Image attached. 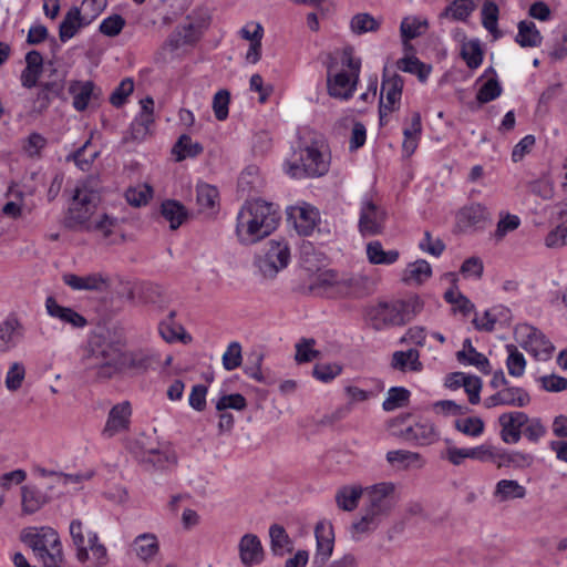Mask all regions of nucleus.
I'll return each mask as SVG.
<instances>
[{
	"mask_svg": "<svg viewBox=\"0 0 567 567\" xmlns=\"http://www.w3.org/2000/svg\"><path fill=\"white\" fill-rule=\"evenodd\" d=\"M520 225V219L516 215L505 214L502 215L501 219L496 225L494 238L501 241L507 234L516 230Z\"/></svg>",
	"mask_w": 567,
	"mask_h": 567,
	"instance_id": "nucleus-57",
	"label": "nucleus"
},
{
	"mask_svg": "<svg viewBox=\"0 0 567 567\" xmlns=\"http://www.w3.org/2000/svg\"><path fill=\"white\" fill-rule=\"evenodd\" d=\"M62 279L73 290H102L106 285V278L101 274H90L86 276L65 274Z\"/></svg>",
	"mask_w": 567,
	"mask_h": 567,
	"instance_id": "nucleus-25",
	"label": "nucleus"
},
{
	"mask_svg": "<svg viewBox=\"0 0 567 567\" xmlns=\"http://www.w3.org/2000/svg\"><path fill=\"white\" fill-rule=\"evenodd\" d=\"M386 461L392 465L401 464L404 468H421L425 465V460L421 454L406 450L389 451L386 453Z\"/></svg>",
	"mask_w": 567,
	"mask_h": 567,
	"instance_id": "nucleus-34",
	"label": "nucleus"
},
{
	"mask_svg": "<svg viewBox=\"0 0 567 567\" xmlns=\"http://www.w3.org/2000/svg\"><path fill=\"white\" fill-rule=\"evenodd\" d=\"M241 346L239 342H231L223 354V365L227 371L235 370L241 364Z\"/></svg>",
	"mask_w": 567,
	"mask_h": 567,
	"instance_id": "nucleus-61",
	"label": "nucleus"
},
{
	"mask_svg": "<svg viewBox=\"0 0 567 567\" xmlns=\"http://www.w3.org/2000/svg\"><path fill=\"white\" fill-rule=\"evenodd\" d=\"M507 359H506V368L508 374L514 378H519L525 373L526 369V359L522 352L518 351L516 346L507 344Z\"/></svg>",
	"mask_w": 567,
	"mask_h": 567,
	"instance_id": "nucleus-43",
	"label": "nucleus"
},
{
	"mask_svg": "<svg viewBox=\"0 0 567 567\" xmlns=\"http://www.w3.org/2000/svg\"><path fill=\"white\" fill-rule=\"evenodd\" d=\"M410 391L403 386H393L389 389L385 400L382 403L384 411L390 412L408 404Z\"/></svg>",
	"mask_w": 567,
	"mask_h": 567,
	"instance_id": "nucleus-44",
	"label": "nucleus"
},
{
	"mask_svg": "<svg viewBox=\"0 0 567 567\" xmlns=\"http://www.w3.org/2000/svg\"><path fill=\"white\" fill-rule=\"evenodd\" d=\"M455 377L462 380V386L468 395L470 403L477 404L481 400L482 380L478 377L466 375L462 372H456Z\"/></svg>",
	"mask_w": 567,
	"mask_h": 567,
	"instance_id": "nucleus-52",
	"label": "nucleus"
},
{
	"mask_svg": "<svg viewBox=\"0 0 567 567\" xmlns=\"http://www.w3.org/2000/svg\"><path fill=\"white\" fill-rule=\"evenodd\" d=\"M87 553L91 551L92 557L96 561L97 565H104L107 561V550L106 547L100 543L99 536L96 533L89 532L87 533Z\"/></svg>",
	"mask_w": 567,
	"mask_h": 567,
	"instance_id": "nucleus-60",
	"label": "nucleus"
},
{
	"mask_svg": "<svg viewBox=\"0 0 567 567\" xmlns=\"http://www.w3.org/2000/svg\"><path fill=\"white\" fill-rule=\"evenodd\" d=\"M401 435L404 440L415 443L420 446H427L435 443L440 433L435 429L434 424L429 420H420L413 425L405 427Z\"/></svg>",
	"mask_w": 567,
	"mask_h": 567,
	"instance_id": "nucleus-16",
	"label": "nucleus"
},
{
	"mask_svg": "<svg viewBox=\"0 0 567 567\" xmlns=\"http://www.w3.org/2000/svg\"><path fill=\"white\" fill-rule=\"evenodd\" d=\"M196 199L202 210L214 209L218 204L219 194L215 186L199 183L196 186Z\"/></svg>",
	"mask_w": 567,
	"mask_h": 567,
	"instance_id": "nucleus-42",
	"label": "nucleus"
},
{
	"mask_svg": "<svg viewBox=\"0 0 567 567\" xmlns=\"http://www.w3.org/2000/svg\"><path fill=\"white\" fill-rule=\"evenodd\" d=\"M49 497L38 487L24 485L21 487V511L24 515H31L40 511Z\"/></svg>",
	"mask_w": 567,
	"mask_h": 567,
	"instance_id": "nucleus-24",
	"label": "nucleus"
},
{
	"mask_svg": "<svg viewBox=\"0 0 567 567\" xmlns=\"http://www.w3.org/2000/svg\"><path fill=\"white\" fill-rule=\"evenodd\" d=\"M239 558L243 565L251 567L264 560V548L259 537L255 534H245L238 544Z\"/></svg>",
	"mask_w": 567,
	"mask_h": 567,
	"instance_id": "nucleus-19",
	"label": "nucleus"
},
{
	"mask_svg": "<svg viewBox=\"0 0 567 567\" xmlns=\"http://www.w3.org/2000/svg\"><path fill=\"white\" fill-rule=\"evenodd\" d=\"M357 81L346 71L338 72L334 75L329 72L327 78L328 92L332 97L348 100L354 93Z\"/></svg>",
	"mask_w": 567,
	"mask_h": 567,
	"instance_id": "nucleus-20",
	"label": "nucleus"
},
{
	"mask_svg": "<svg viewBox=\"0 0 567 567\" xmlns=\"http://www.w3.org/2000/svg\"><path fill=\"white\" fill-rule=\"evenodd\" d=\"M483 55L484 53L477 39L468 40L462 43L461 56L470 69H477L483 62Z\"/></svg>",
	"mask_w": 567,
	"mask_h": 567,
	"instance_id": "nucleus-40",
	"label": "nucleus"
},
{
	"mask_svg": "<svg viewBox=\"0 0 567 567\" xmlns=\"http://www.w3.org/2000/svg\"><path fill=\"white\" fill-rule=\"evenodd\" d=\"M400 257L396 249L384 250L379 240L370 241L367 245V258L372 265H392Z\"/></svg>",
	"mask_w": 567,
	"mask_h": 567,
	"instance_id": "nucleus-32",
	"label": "nucleus"
},
{
	"mask_svg": "<svg viewBox=\"0 0 567 567\" xmlns=\"http://www.w3.org/2000/svg\"><path fill=\"white\" fill-rule=\"evenodd\" d=\"M391 368L401 372L422 371L423 364L420 361V352L416 349L393 352Z\"/></svg>",
	"mask_w": 567,
	"mask_h": 567,
	"instance_id": "nucleus-28",
	"label": "nucleus"
},
{
	"mask_svg": "<svg viewBox=\"0 0 567 567\" xmlns=\"http://www.w3.org/2000/svg\"><path fill=\"white\" fill-rule=\"evenodd\" d=\"M396 68L400 71L416 74L421 81H425L430 74V68H426L425 64L415 56H405L398 60Z\"/></svg>",
	"mask_w": 567,
	"mask_h": 567,
	"instance_id": "nucleus-48",
	"label": "nucleus"
},
{
	"mask_svg": "<svg viewBox=\"0 0 567 567\" xmlns=\"http://www.w3.org/2000/svg\"><path fill=\"white\" fill-rule=\"evenodd\" d=\"M132 550L143 561L152 560L159 551V543L155 534L144 533L135 537Z\"/></svg>",
	"mask_w": 567,
	"mask_h": 567,
	"instance_id": "nucleus-26",
	"label": "nucleus"
},
{
	"mask_svg": "<svg viewBox=\"0 0 567 567\" xmlns=\"http://www.w3.org/2000/svg\"><path fill=\"white\" fill-rule=\"evenodd\" d=\"M505 405L524 408L529 404L530 395L519 386H507L502 389Z\"/></svg>",
	"mask_w": 567,
	"mask_h": 567,
	"instance_id": "nucleus-49",
	"label": "nucleus"
},
{
	"mask_svg": "<svg viewBox=\"0 0 567 567\" xmlns=\"http://www.w3.org/2000/svg\"><path fill=\"white\" fill-rule=\"evenodd\" d=\"M291 217L295 218V227L300 235L308 236L316 227L319 214L309 205L299 206L292 209Z\"/></svg>",
	"mask_w": 567,
	"mask_h": 567,
	"instance_id": "nucleus-27",
	"label": "nucleus"
},
{
	"mask_svg": "<svg viewBox=\"0 0 567 567\" xmlns=\"http://www.w3.org/2000/svg\"><path fill=\"white\" fill-rule=\"evenodd\" d=\"M230 94L227 90H219L213 99V110L218 121H224L228 116V105Z\"/></svg>",
	"mask_w": 567,
	"mask_h": 567,
	"instance_id": "nucleus-63",
	"label": "nucleus"
},
{
	"mask_svg": "<svg viewBox=\"0 0 567 567\" xmlns=\"http://www.w3.org/2000/svg\"><path fill=\"white\" fill-rule=\"evenodd\" d=\"M280 214L274 203L248 200L237 215L236 235L244 245L256 244L268 237L278 226Z\"/></svg>",
	"mask_w": 567,
	"mask_h": 567,
	"instance_id": "nucleus-1",
	"label": "nucleus"
},
{
	"mask_svg": "<svg viewBox=\"0 0 567 567\" xmlns=\"http://www.w3.org/2000/svg\"><path fill=\"white\" fill-rule=\"evenodd\" d=\"M419 247L421 250L434 256L439 257L443 254L445 249L444 243L439 238H433L430 231H424L423 238L419 243Z\"/></svg>",
	"mask_w": 567,
	"mask_h": 567,
	"instance_id": "nucleus-64",
	"label": "nucleus"
},
{
	"mask_svg": "<svg viewBox=\"0 0 567 567\" xmlns=\"http://www.w3.org/2000/svg\"><path fill=\"white\" fill-rule=\"evenodd\" d=\"M454 425L457 431L472 437L482 435L485 427L484 422L480 417L457 419Z\"/></svg>",
	"mask_w": 567,
	"mask_h": 567,
	"instance_id": "nucleus-54",
	"label": "nucleus"
},
{
	"mask_svg": "<svg viewBox=\"0 0 567 567\" xmlns=\"http://www.w3.org/2000/svg\"><path fill=\"white\" fill-rule=\"evenodd\" d=\"M364 489L358 485L342 486L336 493V503L340 509L352 512L358 507Z\"/></svg>",
	"mask_w": 567,
	"mask_h": 567,
	"instance_id": "nucleus-31",
	"label": "nucleus"
},
{
	"mask_svg": "<svg viewBox=\"0 0 567 567\" xmlns=\"http://www.w3.org/2000/svg\"><path fill=\"white\" fill-rule=\"evenodd\" d=\"M508 310L497 307L491 310H486L481 317L473 320V323L477 330L492 331L495 328V323L505 317Z\"/></svg>",
	"mask_w": 567,
	"mask_h": 567,
	"instance_id": "nucleus-47",
	"label": "nucleus"
},
{
	"mask_svg": "<svg viewBox=\"0 0 567 567\" xmlns=\"http://www.w3.org/2000/svg\"><path fill=\"white\" fill-rule=\"evenodd\" d=\"M153 196V188L148 184H138L128 187L125 198L131 206L141 207L146 205Z\"/></svg>",
	"mask_w": 567,
	"mask_h": 567,
	"instance_id": "nucleus-45",
	"label": "nucleus"
},
{
	"mask_svg": "<svg viewBox=\"0 0 567 567\" xmlns=\"http://www.w3.org/2000/svg\"><path fill=\"white\" fill-rule=\"evenodd\" d=\"M157 361L156 355L147 349L124 351V373H142L147 371Z\"/></svg>",
	"mask_w": 567,
	"mask_h": 567,
	"instance_id": "nucleus-22",
	"label": "nucleus"
},
{
	"mask_svg": "<svg viewBox=\"0 0 567 567\" xmlns=\"http://www.w3.org/2000/svg\"><path fill=\"white\" fill-rule=\"evenodd\" d=\"M69 93L73 97V107L82 112L86 110L92 100H97L101 91L92 81H71L69 84Z\"/></svg>",
	"mask_w": 567,
	"mask_h": 567,
	"instance_id": "nucleus-18",
	"label": "nucleus"
},
{
	"mask_svg": "<svg viewBox=\"0 0 567 567\" xmlns=\"http://www.w3.org/2000/svg\"><path fill=\"white\" fill-rule=\"evenodd\" d=\"M475 9V0H454L440 14V19L446 18L454 21H466Z\"/></svg>",
	"mask_w": 567,
	"mask_h": 567,
	"instance_id": "nucleus-33",
	"label": "nucleus"
},
{
	"mask_svg": "<svg viewBox=\"0 0 567 567\" xmlns=\"http://www.w3.org/2000/svg\"><path fill=\"white\" fill-rule=\"evenodd\" d=\"M90 24V22H86L85 18L83 17L81 9L78 7H72L65 14L63 21L60 24L59 28V38L62 42H66L68 40L72 39L78 31Z\"/></svg>",
	"mask_w": 567,
	"mask_h": 567,
	"instance_id": "nucleus-23",
	"label": "nucleus"
},
{
	"mask_svg": "<svg viewBox=\"0 0 567 567\" xmlns=\"http://www.w3.org/2000/svg\"><path fill=\"white\" fill-rule=\"evenodd\" d=\"M364 492L367 503L362 515L351 525V535L355 540L374 532L398 503L396 486L392 482L377 483L367 487Z\"/></svg>",
	"mask_w": 567,
	"mask_h": 567,
	"instance_id": "nucleus-2",
	"label": "nucleus"
},
{
	"mask_svg": "<svg viewBox=\"0 0 567 567\" xmlns=\"http://www.w3.org/2000/svg\"><path fill=\"white\" fill-rule=\"evenodd\" d=\"M21 539L45 567H58L62 561V545L58 533L51 527H30L22 532Z\"/></svg>",
	"mask_w": 567,
	"mask_h": 567,
	"instance_id": "nucleus-3",
	"label": "nucleus"
},
{
	"mask_svg": "<svg viewBox=\"0 0 567 567\" xmlns=\"http://www.w3.org/2000/svg\"><path fill=\"white\" fill-rule=\"evenodd\" d=\"M385 214L369 198L361 205L359 229L363 236H374L383 230Z\"/></svg>",
	"mask_w": 567,
	"mask_h": 567,
	"instance_id": "nucleus-13",
	"label": "nucleus"
},
{
	"mask_svg": "<svg viewBox=\"0 0 567 567\" xmlns=\"http://www.w3.org/2000/svg\"><path fill=\"white\" fill-rule=\"evenodd\" d=\"M515 339L523 349L540 361L549 360L555 350L554 344L543 331L527 323L515 328Z\"/></svg>",
	"mask_w": 567,
	"mask_h": 567,
	"instance_id": "nucleus-7",
	"label": "nucleus"
},
{
	"mask_svg": "<svg viewBox=\"0 0 567 567\" xmlns=\"http://www.w3.org/2000/svg\"><path fill=\"white\" fill-rule=\"evenodd\" d=\"M132 408L128 401L115 404L109 412L102 430L103 437L111 439L130 430Z\"/></svg>",
	"mask_w": 567,
	"mask_h": 567,
	"instance_id": "nucleus-12",
	"label": "nucleus"
},
{
	"mask_svg": "<svg viewBox=\"0 0 567 567\" xmlns=\"http://www.w3.org/2000/svg\"><path fill=\"white\" fill-rule=\"evenodd\" d=\"M86 367L95 370L101 379H111L124 373V351L114 344H105L86 357Z\"/></svg>",
	"mask_w": 567,
	"mask_h": 567,
	"instance_id": "nucleus-6",
	"label": "nucleus"
},
{
	"mask_svg": "<svg viewBox=\"0 0 567 567\" xmlns=\"http://www.w3.org/2000/svg\"><path fill=\"white\" fill-rule=\"evenodd\" d=\"M493 496L499 503L524 498L526 488L515 480H501L495 486Z\"/></svg>",
	"mask_w": 567,
	"mask_h": 567,
	"instance_id": "nucleus-30",
	"label": "nucleus"
},
{
	"mask_svg": "<svg viewBox=\"0 0 567 567\" xmlns=\"http://www.w3.org/2000/svg\"><path fill=\"white\" fill-rule=\"evenodd\" d=\"M534 457L532 454L520 451H499L496 449V456L494 463L498 467L507 466L514 468H524L533 464Z\"/></svg>",
	"mask_w": 567,
	"mask_h": 567,
	"instance_id": "nucleus-29",
	"label": "nucleus"
},
{
	"mask_svg": "<svg viewBox=\"0 0 567 567\" xmlns=\"http://www.w3.org/2000/svg\"><path fill=\"white\" fill-rule=\"evenodd\" d=\"M547 433V427L539 417H529L527 415L522 429L524 435L529 442L538 443Z\"/></svg>",
	"mask_w": 567,
	"mask_h": 567,
	"instance_id": "nucleus-50",
	"label": "nucleus"
},
{
	"mask_svg": "<svg viewBox=\"0 0 567 567\" xmlns=\"http://www.w3.org/2000/svg\"><path fill=\"white\" fill-rule=\"evenodd\" d=\"M290 259V251L285 241H270L265 256L258 260V267L264 277L274 278L285 269Z\"/></svg>",
	"mask_w": 567,
	"mask_h": 567,
	"instance_id": "nucleus-8",
	"label": "nucleus"
},
{
	"mask_svg": "<svg viewBox=\"0 0 567 567\" xmlns=\"http://www.w3.org/2000/svg\"><path fill=\"white\" fill-rule=\"evenodd\" d=\"M270 548L275 556L282 557L286 551H290L291 539L286 529L278 524L269 527Z\"/></svg>",
	"mask_w": 567,
	"mask_h": 567,
	"instance_id": "nucleus-36",
	"label": "nucleus"
},
{
	"mask_svg": "<svg viewBox=\"0 0 567 567\" xmlns=\"http://www.w3.org/2000/svg\"><path fill=\"white\" fill-rule=\"evenodd\" d=\"M527 420V414L522 411L502 413L498 416L501 426L499 436L506 444H516L522 439V429Z\"/></svg>",
	"mask_w": 567,
	"mask_h": 567,
	"instance_id": "nucleus-14",
	"label": "nucleus"
},
{
	"mask_svg": "<svg viewBox=\"0 0 567 567\" xmlns=\"http://www.w3.org/2000/svg\"><path fill=\"white\" fill-rule=\"evenodd\" d=\"M427 21L417 17H406L400 25V33L404 43L422 35L427 29Z\"/></svg>",
	"mask_w": 567,
	"mask_h": 567,
	"instance_id": "nucleus-41",
	"label": "nucleus"
},
{
	"mask_svg": "<svg viewBox=\"0 0 567 567\" xmlns=\"http://www.w3.org/2000/svg\"><path fill=\"white\" fill-rule=\"evenodd\" d=\"M542 35L535 23L532 21H520L518 23V32L516 42L523 48H535L540 45Z\"/></svg>",
	"mask_w": 567,
	"mask_h": 567,
	"instance_id": "nucleus-37",
	"label": "nucleus"
},
{
	"mask_svg": "<svg viewBox=\"0 0 567 567\" xmlns=\"http://www.w3.org/2000/svg\"><path fill=\"white\" fill-rule=\"evenodd\" d=\"M154 123V114L142 113L135 117L131 125L132 137L134 140H143Z\"/></svg>",
	"mask_w": 567,
	"mask_h": 567,
	"instance_id": "nucleus-58",
	"label": "nucleus"
},
{
	"mask_svg": "<svg viewBox=\"0 0 567 567\" xmlns=\"http://www.w3.org/2000/svg\"><path fill=\"white\" fill-rule=\"evenodd\" d=\"M315 536L317 546L312 563L316 567H323L331 557L334 548L332 524L328 520L319 522L315 527Z\"/></svg>",
	"mask_w": 567,
	"mask_h": 567,
	"instance_id": "nucleus-11",
	"label": "nucleus"
},
{
	"mask_svg": "<svg viewBox=\"0 0 567 567\" xmlns=\"http://www.w3.org/2000/svg\"><path fill=\"white\" fill-rule=\"evenodd\" d=\"M482 24L491 33L495 34L497 31V21L499 10L495 2L485 1L482 7Z\"/></svg>",
	"mask_w": 567,
	"mask_h": 567,
	"instance_id": "nucleus-56",
	"label": "nucleus"
},
{
	"mask_svg": "<svg viewBox=\"0 0 567 567\" xmlns=\"http://www.w3.org/2000/svg\"><path fill=\"white\" fill-rule=\"evenodd\" d=\"M202 152V145L194 143L188 135H182L173 147V153L176 155L177 161H183L186 157H195Z\"/></svg>",
	"mask_w": 567,
	"mask_h": 567,
	"instance_id": "nucleus-46",
	"label": "nucleus"
},
{
	"mask_svg": "<svg viewBox=\"0 0 567 567\" xmlns=\"http://www.w3.org/2000/svg\"><path fill=\"white\" fill-rule=\"evenodd\" d=\"M45 310L51 318L74 329H81L87 324V320L81 313L60 305L54 297L50 296L45 299Z\"/></svg>",
	"mask_w": 567,
	"mask_h": 567,
	"instance_id": "nucleus-17",
	"label": "nucleus"
},
{
	"mask_svg": "<svg viewBox=\"0 0 567 567\" xmlns=\"http://www.w3.org/2000/svg\"><path fill=\"white\" fill-rule=\"evenodd\" d=\"M295 155L298 157L288 164L287 169V173L292 177H316L323 175L328 171L329 163L317 143L300 147Z\"/></svg>",
	"mask_w": 567,
	"mask_h": 567,
	"instance_id": "nucleus-4",
	"label": "nucleus"
},
{
	"mask_svg": "<svg viewBox=\"0 0 567 567\" xmlns=\"http://www.w3.org/2000/svg\"><path fill=\"white\" fill-rule=\"evenodd\" d=\"M432 275V268L430 264L424 259H419L406 266L403 272V281L406 284L420 285L426 281Z\"/></svg>",
	"mask_w": 567,
	"mask_h": 567,
	"instance_id": "nucleus-35",
	"label": "nucleus"
},
{
	"mask_svg": "<svg viewBox=\"0 0 567 567\" xmlns=\"http://www.w3.org/2000/svg\"><path fill=\"white\" fill-rule=\"evenodd\" d=\"M162 215L169 221L171 229H177L186 219L185 207L176 200H165L162 204Z\"/></svg>",
	"mask_w": 567,
	"mask_h": 567,
	"instance_id": "nucleus-39",
	"label": "nucleus"
},
{
	"mask_svg": "<svg viewBox=\"0 0 567 567\" xmlns=\"http://www.w3.org/2000/svg\"><path fill=\"white\" fill-rule=\"evenodd\" d=\"M25 378V368L20 362H13L6 375V386L9 391H17L21 388Z\"/></svg>",
	"mask_w": 567,
	"mask_h": 567,
	"instance_id": "nucleus-59",
	"label": "nucleus"
},
{
	"mask_svg": "<svg viewBox=\"0 0 567 567\" xmlns=\"http://www.w3.org/2000/svg\"><path fill=\"white\" fill-rule=\"evenodd\" d=\"M488 219L486 207L481 204H472L463 207L456 215V226L460 230L467 233L483 228Z\"/></svg>",
	"mask_w": 567,
	"mask_h": 567,
	"instance_id": "nucleus-15",
	"label": "nucleus"
},
{
	"mask_svg": "<svg viewBox=\"0 0 567 567\" xmlns=\"http://www.w3.org/2000/svg\"><path fill=\"white\" fill-rule=\"evenodd\" d=\"M402 306L399 301L394 302H380L377 306L371 307L367 316L371 321L372 327L375 330H382L386 326H400L403 324V317L400 315Z\"/></svg>",
	"mask_w": 567,
	"mask_h": 567,
	"instance_id": "nucleus-10",
	"label": "nucleus"
},
{
	"mask_svg": "<svg viewBox=\"0 0 567 567\" xmlns=\"http://www.w3.org/2000/svg\"><path fill=\"white\" fill-rule=\"evenodd\" d=\"M403 86L404 80L401 75L396 73L390 74L386 70H384L381 84V95L385 96V102L381 100L380 103L381 120L396 110L398 104L401 101Z\"/></svg>",
	"mask_w": 567,
	"mask_h": 567,
	"instance_id": "nucleus-9",
	"label": "nucleus"
},
{
	"mask_svg": "<svg viewBox=\"0 0 567 567\" xmlns=\"http://www.w3.org/2000/svg\"><path fill=\"white\" fill-rule=\"evenodd\" d=\"M380 22L369 13H358L350 21V29L355 34L377 31Z\"/></svg>",
	"mask_w": 567,
	"mask_h": 567,
	"instance_id": "nucleus-51",
	"label": "nucleus"
},
{
	"mask_svg": "<svg viewBox=\"0 0 567 567\" xmlns=\"http://www.w3.org/2000/svg\"><path fill=\"white\" fill-rule=\"evenodd\" d=\"M528 190L544 200H549L555 193L554 182L549 176H542L528 184Z\"/></svg>",
	"mask_w": 567,
	"mask_h": 567,
	"instance_id": "nucleus-53",
	"label": "nucleus"
},
{
	"mask_svg": "<svg viewBox=\"0 0 567 567\" xmlns=\"http://www.w3.org/2000/svg\"><path fill=\"white\" fill-rule=\"evenodd\" d=\"M22 337V326L14 316L7 317L0 322V352L13 349Z\"/></svg>",
	"mask_w": 567,
	"mask_h": 567,
	"instance_id": "nucleus-21",
	"label": "nucleus"
},
{
	"mask_svg": "<svg viewBox=\"0 0 567 567\" xmlns=\"http://www.w3.org/2000/svg\"><path fill=\"white\" fill-rule=\"evenodd\" d=\"M247 406V401L244 395L239 393L223 395L216 402L217 411H225L227 409H234L243 411Z\"/></svg>",
	"mask_w": 567,
	"mask_h": 567,
	"instance_id": "nucleus-62",
	"label": "nucleus"
},
{
	"mask_svg": "<svg viewBox=\"0 0 567 567\" xmlns=\"http://www.w3.org/2000/svg\"><path fill=\"white\" fill-rule=\"evenodd\" d=\"M100 200L94 186V179L90 178L78 184L72 203L69 208L70 220L78 225L86 226Z\"/></svg>",
	"mask_w": 567,
	"mask_h": 567,
	"instance_id": "nucleus-5",
	"label": "nucleus"
},
{
	"mask_svg": "<svg viewBox=\"0 0 567 567\" xmlns=\"http://www.w3.org/2000/svg\"><path fill=\"white\" fill-rule=\"evenodd\" d=\"M70 535L73 542V545L76 548V558L81 563H85L89 560L90 555L87 554V535H84L83 524L79 519H73L70 523Z\"/></svg>",
	"mask_w": 567,
	"mask_h": 567,
	"instance_id": "nucleus-38",
	"label": "nucleus"
},
{
	"mask_svg": "<svg viewBox=\"0 0 567 567\" xmlns=\"http://www.w3.org/2000/svg\"><path fill=\"white\" fill-rule=\"evenodd\" d=\"M503 92V89L496 78L488 79L477 91L476 100L480 104H485L496 100Z\"/></svg>",
	"mask_w": 567,
	"mask_h": 567,
	"instance_id": "nucleus-55",
	"label": "nucleus"
}]
</instances>
